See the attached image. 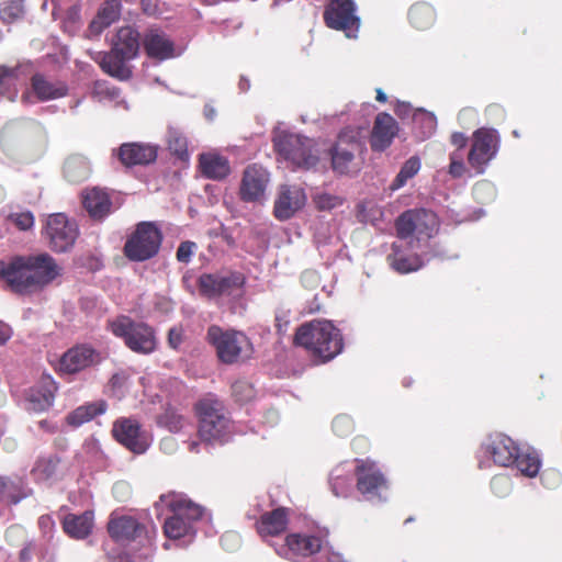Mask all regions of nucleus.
<instances>
[{
    "mask_svg": "<svg viewBox=\"0 0 562 562\" xmlns=\"http://www.w3.org/2000/svg\"><path fill=\"white\" fill-rule=\"evenodd\" d=\"M397 240L389 256L391 266L401 273L418 270L424 266L418 251L438 231L437 215L427 210H409L396 221Z\"/></svg>",
    "mask_w": 562,
    "mask_h": 562,
    "instance_id": "obj_1",
    "label": "nucleus"
},
{
    "mask_svg": "<svg viewBox=\"0 0 562 562\" xmlns=\"http://www.w3.org/2000/svg\"><path fill=\"white\" fill-rule=\"evenodd\" d=\"M295 342L323 362L339 355L344 346L339 329L326 319L312 321L299 327Z\"/></svg>",
    "mask_w": 562,
    "mask_h": 562,
    "instance_id": "obj_2",
    "label": "nucleus"
},
{
    "mask_svg": "<svg viewBox=\"0 0 562 562\" xmlns=\"http://www.w3.org/2000/svg\"><path fill=\"white\" fill-rule=\"evenodd\" d=\"M159 503L172 512V516L166 519L164 525L167 538L176 540L193 535V524L203 517V509L199 505L176 493L161 495Z\"/></svg>",
    "mask_w": 562,
    "mask_h": 562,
    "instance_id": "obj_3",
    "label": "nucleus"
},
{
    "mask_svg": "<svg viewBox=\"0 0 562 562\" xmlns=\"http://www.w3.org/2000/svg\"><path fill=\"white\" fill-rule=\"evenodd\" d=\"M207 339L215 347L220 360L224 363H235L250 357L252 348L249 339L240 331L224 330L211 326Z\"/></svg>",
    "mask_w": 562,
    "mask_h": 562,
    "instance_id": "obj_4",
    "label": "nucleus"
},
{
    "mask_svg": "<svg viewBox=\"0 0 562 562\" xmlns=\"http://www.w3.org/2000/svg\"><path fill=\"white\" fill-rule=\"evenodd\" d=\"M109 327L134 352L148 355L157 347L154 329L144 323H135L126 316H121L110 322Z\"/></svg>",
    "mask_w": 562,
    "mask_h": 562,
    "instance_id": "obj_5",
    "label": "nucleus"
},
{
    "mask_svg": "<svg viewBox=\"0 0 562 562\" xmlns=\"http://www.w3.org/2000/svg\"><path fill=\"white\" fill-rule=\"evenodd\" d=\"M273 142L278 153L294 167L310 169L318 161L310 138L282 131L276 133Z\"/></svg>",
    "mask_w": 562,
    "mask_h": 562,
    "instance_id": "obj_6",
    "label": "nucleus"
},
{
    "mask_svg": "<svg viewBox=\"0 0 562 562\" xmlns=\"http://www.w3.org/2000/svg\"><path fill=\"white\" fill-rule=\"evenodd\" d=\"M199 415V436L205 442L224 439L228 432V419L223 413L221 403L212 400L200 401L196 405Z\"/></svg>",
    "mask_w": 562,
    "mask_h": 562,
    "instance_id": "obj_7",
    "label": "nucleus"
},
{
    "mask_svg": "<svg viewBox=\"0 0 562 562\" xmlns=\"http://www.w3.org/2000/svg\"><path fill=\"white\" fill-rule=\"evenodd\" d=\"M160 244L159 229L153 223L143 222L126 240L124 252L133 261H145L158 252Z\"/></svg>",
    "mask_w": 562,
    "mask_h": 562,
    "instance_id": "obj_8",
    "label": "nucleus"
},
{
    "mask_svg": "<svg viewBox=\"0 0 562 562\" xmlns=\"http://www.w3.org/2000/svg\"><path fill=\"white\" fill-rule=\"evenodd\" d=\"M364 135L362 128H345L338 136L331 150L333 169L338 173H346L357 154L364 148Z\"/></svg>",
    "mask_w": 562,
    "mask_h": 562,
    "instance_id": "obj_9",
    "label": "nucleus"
},
{
    "mask_svg": "<svg viewBox=\"0 0 562 562\" xmlns=\"http://www.w3.org/2000/svg\"><path fill=\"white\" fill-rule=\"evenodd\" d=\"M244 284L245 277L239 272L206 273L199 278L201 293L210 299L238 295Z\"/></svg>",
    "mask_w": 562,
    "mask_h": 562,
    "instance_id": "obj_10",
    "label": "nucleus"
},
{
    "mask_svg": "<svg viewBox=\"0 0 562 562\" xmlns=\"http://www.w3.org/2000/svg\"><path fill=\"white\" fill-rule=\"evenodd\" d=\"M324 18L330 29L344 31L349 38L357 37L360 19L356 14L353 0H331L325 10Z\"/></svg>",
    "mask_w": 562,
    "mask_h": 562,
    "instance_id": "obj_11",
    "label": "nucleus"
},
{
    "mask_svg": "<svg viewBox=\"0 0 562 562\" xmlns=\"http://www.w3.org/2000/svg\"><path fill=\"white\" fill-rule=\"evenodd\" d=\"M114 438L134 453L146 452L151 443L150 436L142 430L136 419L122 417L113 424Z\"/></svg>",
    "mask_w": 562,
    "mask_h": 562,
    "instance_id": "obj_12",
    "label": "nucleus"
},
{
    "mask_svg": "<svg viewBox=\"0 0 562 562\" xmlns=\"http://www.w3.org/2000/svg\"><path fill=\"white\" fill-rule=\"evenodd\" d=\"M45 235L54 250L66 251L74 245L78 229L75 222L69 221L66 215L58 213L48 217Z\"/></svg>",
    "mask_w": 562,
    "mask_h": 562,
    "instance_id": "obj_13",
    "label": "nucleus"
},
{
    "mask_svg": "<svg viewBox=\"0 0 562 562\" xmlns=\"http://www.w3.org/2000/svg\"><path fill=\"white\" fill-rule=\"evenodd\" d=\"M498 137L494 130H477L473 134V144L468 161L479 173L484 171L485 165L494 158L497 151Z\"/></svg>",
    "mask_w": 562,
    "mask_h": 562,
    "instance_id": "obj_14",
    "label": "nucleus"
},
{
    "mask_svg": "<svg viewBox=\"0 0 562 562\" xmlns=\"http://www.w3.org/2000/svg\"><path fill=\"white\" fill-rule=\"evenodd\" d=\"M306 193L296 184H282L278 189L273 213L280 221L294 216L306 204Z\"/></svg>",
    "mask_w": 562,
    "mask_h": 562,
    "instance_id": "obj_15",
    "label": "nucleus"
},
{
    "mask_svg": "<svg viewBox=\"0 0 562 562\" xmlns=\"http://www.w3.org/2000/svg\"><path fill=\"white\" fill-rule=\"evenodd\" d=\"M269 172L258 165L248 166L243 175L239 194L245 202H261L266 199Z\"/></svg>",
    "mask_w": 562,
    "mask_h": 562,
    "instance_id": "obj_16",
    "label": "nucleus"
},
{
    "mask_svg": "<svg viewBox=\"0 0 562 562\" xmlns=\"http://www.w3.org/2000/svg\"><path fill=\"white\" fill-rule=\"evenodd\" d=\"M359 492L368 501L385 499L384 493L387 491V482L374 463H362L358 467Z\"/></svg>",
    "mask_w": 562,
    "mask_h": 562,
    "instance_id": "obj_17",
    "label": "nucleus"
},
{
    "mask_svg": "<svg viewBox=\"0 0 562 562\" xmlns=\"http://www.w3.org/2000/svg\"><path fill=\"white\" fill-rule=\"evenodd\" d=\"M0 278L14 292L23 293L34 288L25 257H16L10 262H0Z\"/></svg>",
    "mask_w": 562,
    "mask_h": 562,
    "instance_id": "obj_18",
    "label": "nucleus"
},
{
    "mask_svg": "<svg viewBox=\"0 0 562 562\" xmlns=\"http://www.w3.org/2000/svg\"><path fill=\"white\" fill-rule=\"evenodd\" d=\"M322 549V540L316 536L290 533L284 543L276 548L278 555L291 559L293 555L310 557Z\"/></svg>",
    "mask_w": 562,
    "mask_h": 562,
    "instance_id": "obj_19",
    "label": "nucleus"
},
{
    "mask_svg": "<svg viewBox=\"0 0 562 562\" xmlns=\"http://www.w3.org/2000/svg\"><path fill=\"white\" fill-rule=\"evenodd\" d=\"M484 453L493 459L496 464L508 467L513 464L519 449L515 442L503 434L491 436L483 445Z\"/></svg>",
    "mask_w": 562,
    "mask_h": 562,
    "instance_id": "obj_20",
    "label": "nucleus"
},
{
    "mask_svg": "<svg viewBox=\"0 0 562 562\" xmlns=\"http://www.w3.org/2000/svg\"><path fill=\"white\" fill-rule=\"evenodd\" d=\"M98 360L99 357L92 348L85 345L76 346L60 358L59 371L69 374L76 373L92 366Z\"/></svg>",
    "mask_w": 562,
    "mask_h": 562,
    "instance_id": "obj_21",
    "label": "nucleus"
},
{
    "mask_svg": "<svg viewBox=\"0 0 562 562\" xmlns=\"http://www.w3.org/2000/svg\"><path fill=\"white\" fill-rule=\"evenodd\" d=\"M25 258L34 288L49 283L60 273V268L47 254H41Z\"/></svg>",
    "mask_w": 562,
    "mask_h": 562,
    "instance_id": "obj_22",
    "label": "nucleus"
},
{
    "mask_svg": "<svg viewBox=\"0 0 562 562\" xmlns=\"http://www.w3.org/2000/svg\"><path fill=\"white\" fill-rule=\"evenodd\" d=\"M147 55L158 60H165L177 56L173 42L160 30L150 29L143 40Z\"/></svg>",
    "mask_w": 562,
    "mask_h": 562,
    "instance_id": "obj_23",
    "label": "nucleus"
},
{
    "mask_svg": "<svg viewBox=\"0 0 562 562\" xmlns=\"http://www.w3.org/2000/svg\"><path fill=\"white\" fill-rule=\"evenodd\" d=\"M397 123L390 114H378L371 134L372 149L375 151H383L386 149L397 134Z\"/></svg>",
    "mask_w": 562,
    "mask_h": 562,
    "instance_id": "obj_24",
    "label": "nucleus"
},
{
    "mask_svg": "<svg viewBox=\"0 0 562 562\" xmlns=\"http://www.w3.org/2000/svg\"><path fill=\"white\" fill-rule=\"evenodd\" d=\"M92 56L99 63L104 72L119 80H127L132 76V70L127 65L131 58H125L121 52H115V48L109 53L97 52Z\"/></svg>",
    "mask_w": 562,
    "mask_h": 562,
    "instance_id": "obj_25",
    "label": "nucleus"
},
{
    "mask_svg": "<svg viewBox=\"0 0 562 562\" xmlns=\"http://www.w3.org/2000/svg\"><path fill=\"white\" fill-rule=\"evenodd\" d=\"M55 382L49 378L42 380L41 384L31 387L25 395V405L29 411L42 412L53 404Z\"/></svg>",
    "mask_w": 562,
    "mask_h": 562,
    "instance_id": "obj_26",
    "label": "nucleus"
},
{
    "mask_svg": "<svg viewBox=\"0 0 562 562\" xmlns=\"http://www.w3.org/2000/svg\"><path fill=\"white\" fill-rule=\"evenodd\" d=\"M119 157L125 166L146 165L157 157V148L148 144H124L120 147Z\"/></svg>",
    "mask_w": 562,
    "mask_h": 562,
    "instance_id": "obj_27",
    "label": "nucleus"
},
{
    "mask_svg": "<svg viewBox=\"0 0 562 562\" xmlns=\"http://www.w3.org/2000/svg\"><path fill=\"white\" fill-rule=\"evenodd\" d=\"M199 167L204 177L213 180H222L231 172L228 159L216 151L201 154Z\"/></svg>",
    "mask_w": 562,
    "mask_h": 562,
    "instance_id": "obj_28",
    "label": "nucleus"
},
{
    "mask_svg": "<svg viewBox=\"0 0 562 562\" xmlns=\"http://www.w3.org/2000/svg\"><path fill=\"white\" fill-rule=\"evenodd\" d=\"M82 203L87 212L93 218H103L111 213L112 202L109 194L99 188L85 190Z\"/></svg>",
    "mask_w": 562,
    "mask_h": 562,
    "instance_id": "obj_29",
    "label": "nucleus"
},
{
    "mask_svg": "<svg viewBox=\"0 0 562 562\" xmlns=\"http://www.w3.org/2000/svg\"><path fill=\"white\" fill-rule=\"evenodd\" d=\"M289 522V509L276 508L261 516L257 529L260 536H277L286 529Z\"/></svg>",
    "mask_w": 562,
    "mask_h": 562,
    "instance_id": "obj_30",
    "label": "nucleus"
},
{
    "mask_svg": "<svg viewBox=\"0 0 562 562\" xmlns=\"http://www.w3.org/2000/svg\"><path fill=\"white\" fill-rule=\"evenodd\" d=\"M65 532L74 539L87 538L93 528V513L87 510L80 515L68 514L63 521Z\"/></svg>",
    "mask_w": 562,
    "mask_h": 562,
    "instance_id": "obj_31",
    "label": "nucleus"
},
{
    "mask_svg": "<svg viewBox=\"0 0 562 562\" xmlns=\"http://www.w3.org/2000/svg\"><path fill=\"white\" fill-rule=\"evenodd\" d=\"M108 530L113 539L124 542L137 538L142 532V526L132 517H112Z\"/></svg>",
    "mask_w": 562,
    "mask_h": 562,
    "instance_id": "obj_32",
    "label": "nucleus"
},
{
    "mask_svg": "<svg viewBox=\"0 0 562 562\" xmlns=\"http://www.w3.org/2000/svg\"><path fill=\"white\" fill-rule=\"evenodd\" d=\"M31 87L33 93L40 101L54 100L67 94V87L65 83L50 81L40 74L32 77Z\"/></svg>",
    "mask_w": 562,
    "mask_h": 562,
    "instance_id": "obj_33",
    "label": "nucleus"
},
{
    "mask_svg": "<svg viewBox=\"0 0 562 562\" xmlns=\"http://www.w3.org/2000/svg\"><path fill=\"white\" fill-rule=\"evenodd\" d=\"M30 494V488L20 477L0 476V503L16 504Z\"/></svg>",
    "mask_w": 562,
    "mask_h": 562,
    "instance_id": "obj_34",
    "label": "nucleus"
},
{
    "mask_svg": "<svg viewBox=\"0 0 562 562\" xmlns=\"http://www.w3.org/2000/svg\"><path fill=\"white\" fill-rule=\"evenodd\" d=\"M115 52H121L125 58H135L139 50V34L131 26L121 27L113 41Z\"/></svg>",
    "mask_w": 562,
    "mask_h": 562,
    "instance_id": "obj_35",
    "label": "nucleus"
},
{
    "mask_svg": "<svg viewBox=\"0 0 562 562\" xmlns=\"http://www.w3.org/2000/svg\"><path fill=\"white\" fill-rule=\"evenodd\" d=\"M59 459L54 454L41 456L35 461L31 475L38 483H50L58 477Z\"/></svg>",
    "mask_w": 562,
    "mask_h": 562,
    "instance_id": "obj_36",
    "label": "nucleus"
},
{
    "mask_svg": "<svg viewBox=\"0 0 562 562\" xmlns=\"http://www.w3.org/2000/svg\"><path fill=\"white\" fill-rule=\"evenodd\" d=\"M64 175L69 182L74 183L88 179L90 175L89 161L80 155L68 157L64 165Z\"/></svg>",
    "mask_w": 562,
    "mask_h": 562,
    "instance_id": "obj_37",
    "label": "nucleus"
},
{
    "mask_svg": "<svg viewBox=\"0 0 562 562\" xmlns=\"http://www.w3.org/2000/svg\"><path fill=\"white\" fill-rule=\"evenodd\" d=\"M106 405L102 401L81 405L68 414L67 423L74 427H79L93 417L103 414Z\"/></svg>",
    "mask_w": 562,
    "mask_h": 562,
    "instance_id": "obj_38",
    "label": "nucleus"
},
{
    "mask_svg": "<svg viewBox=\"0 0 562 562\" xmlns=\"http://www.w3.org/2000/svg\"><path fill=\"white\" fill-rule=\"evenodd\" d=\"M513 464L517 470L527 477H535L539 474L541 468V459L537 451L526 450L519 451Z\"/></svg>",
    "mask_w": 562,
    "mask_h": 562,
    "instance_id": "obj_39",
    "label": "nucleus"
},
{
    "mask_svg": "<svg viewBox=\"0 0 562 562\" xmlns=\"http://www.w3.org/2000/svg\"><path fill=\"white\" fill-rule=\"evenodd\" d=\"M341 464L333 470L330 474L331 491L336 496H346L352 486L351 470H346Z\"/></svg>",
    "mask_w": 562,
    "mask_h": 562,
    "instance_id": "obj_40",
    "label": "nucleus"
},
{
    "mask_svg": "<svg viewBox=\"0 0 562 562\" xmlns=\"http://www.w3.org/2000/svg\"><path fill=\"white\" fill-rule=\"evenodd\" d=\"M411 23L416 29H426L435 21L434 9L426 3H417L409 10Z\"/></svg>",
    "mask_w": 562,
    "mask_h": 562,
    "instance_id": "obj_41",
    "label": "nucleus"
},
{
    "mask_svg": "<svg viewBox=\"0 0 562 562\" xmlns=\"http://www.w3.org/2000/svg\"><path fill=\"white\" fill-rule=\"evenodd\" d=\"M16 70L7 66H0V95H8L14 100L16 91Z\"/></svg>",
    "mask_w": 562,
    "mask_h": 562,
    "instance_id": "obj_42",
    "label": "nucleus"
},
{
    "mask_svg": "<svg viewBox=\"0 0 562 562\" xmlns=\"http://www.w3.org/2000/svg\"><path fill=\"white\" fill-rule=\"evenodd\" d=\"M420 169V160L417 157H411L405 161L393 183L391 190L395 191L407 182L408 179L413 178Z\"/></svg>",
    "mask_w": 562,
    "mask_h": 562,
    "instance_id": "obj_43",
    "label": "nucleus"
},
{
    "mask_svg": "<svg viewBox=\"0 0 562 562\" xmlns=\"http://www.w3.org/2000/svg\"><path fill=\"white\" fill-rule=\"evenodd\" d=\"M22 0L7 1L0 4V19L4 23H13L23 15Z\"/></svg>",
    "mask_w": 562,
    "mask_h": 562,
    "instance_id": "obj_44",
    "label": "nucleus"
},
{
    "mask_svg": "<svg viewBox=\"0 0 562 562\" xmlns=\"http://www.w3.org/2000/svg\"><path fill=\"white\" fill-rule=\"evenodd\" d=\"M157 423L171 432H178L184 426L183 417L172 408H167L164 414L158 417Z\"/></svg>",
    "mask_w": 562,
    "mask_h": 562,
    "instance_id": "obj_45",
    "label": "nucleus"
},
{
    "mask_svg": "<svg viewBox=\"0 0 562 562\" xmlns=\"http://www.w3.org/2000/svg\"><path fill=\"white\" fill-rule=\"evenodd\" d=\"M168 144L170 150H172L178 157L184 158L188 156V142L180 131L176 128H170L168 131Z\"/></svg>",
    "mask_w": 562,
    "mask_h": 562,
    "instance_id": "obj_46",
    "label": "nucleus"
},
{
    "mask_svg": "<svg viewBox=\"0 0 562 562\" xmlns=\"http://www.w3.org/2000/svg\"><path fill=\"white\" fill-rule=\"evenodd\" d=\"M81 8L79 4H75L66 13L64 19V29L70 35H75L79 32L82 23L80 15Z\"/></svg>",
    "mask_w": 562,
    "mask_h": 562,
    "instance_id": "obj_47",
    "label": "nucleus"
},
{
    "mask_svg": "<svg viewBox=\"0 0 562 562\" xmlns=\"http://www.w3.org/2000/svg\"><path fill=\"white\" fill-rule=\"evenodd\" d=\"M120 10V0H105L98 12V15L100 16V19H103L105 21L104 24H112L119 19Z\"/></svg>",
    "mask_w": 562,
    "mask_h": 562,
    "instance_id": "obj_48",
    "label": "nucleus"
},
{
    "mask_svg": "<svg viewBox=\"0 0 562 562\" xmlns=\"http://www.w3.org/2000/svg\"><path fill=\"white\" fill-rule=\"evenodd\" d=\"M413 119L415 123L420 122L424 125L426 130L423 132L424 137L429 136L436 128L437 120L432 113L426 112L424 110H417L413 113Z\"/></svg>",
    "mask_w": 562,
    "mask_h": 562,
    "instance_id": "obj_49",
    "label": "nucleus"
},
{
    "mask_svg": "<svg viewBox=\"0 0 562 562\" xmlns=\"http://www.w3.org/2000/svg\"><path fill=\"white\" fill-rule=\"evenodd\" d=\"M9 221L21 231H27L34 226V216L30 211L11 213Z\"/></svg>",
    "mask_w": 562,
    "mask_h": 562,
    "instance_id": "obj_50",
    "label": "nucleus"
},
{
    "mask_svg": "<svg viewBox=\"0 0 562 562\" xmlns=\"http://www.w3.org/2000/svg\"><path fill=\"white\" fill-rule=\"evenodd\" d=\"M233 395L238 402H247L254 397L255 391L252 386L245 381H238L232 386Z\"/></svg>",
    "mask_w": 562,
    "mask_h": 562,
    "instance_id": "obj_51",
    "label": "nucleus"
},
{
    "mask_svg": "<svg viewBox=\"0 0 562 562\" xmlns=\"http://www.w3.org/2000/svg\"><path fill=\"white\" fill-rule=\"evenodd\" d=\"M315 204L319 210H331L341 205V199L339 196L329 193H318L314 198Z\"/></svg>",
    "mask_w": 562,
    "mask_h": 562,
    "instance_id": "obj_52",
    "label": "nucleus"
},
{
    "mask_svg": "<svg viewBox=\"0 0 562 562\" xmlns=\"http://www.w3.org/2000/svg\"><path fill=\"white\" fill-rule=\"evenodd\" d=\"M333 429L340 437L347 436L353 429L352 419L347 415H339L333 422Z\"/></svg>",
    "mask_w": 562,
    "mask_h": 562,
    "instance_id": "obj_53",
    "label": "nucleus"
},
{
    "mask_svg": "<svg viewBox=\"0 0 562 562\" xmlns=\"http://www.w3.org/2000/svg\"><path fill=\"white\" fill-rule=\"evenodd\" d=\"M491 487L495 495L501 497L506 496L510 492V480L506 475L494 476L491 482Z\"/></svg>",
    "mask_w": 562,
    "mask_h": 562,
    "instance_id": "obj_54",
    "label": "nucleus"
},
{
    "mask_svg": "<svg viewBox=\"0 0 562 562\" xmlns=\"http://www.w3.org/2000/svg\"><path fill=\"white\" fill-rule=\"evenodd\" d=\"M195 249V243L189 240L182 241L177 249V259L180 262L188 263L191 260Z\"/></svg>",
    "mask_w": 562,
    "mask_h": 562,
    "instance_id": "obj_55",
    "label": "nucleus"
},
{
    "mask_svg": "<svg viewBox=\"0 0 562 562\" xmlns=\"http://www.w3.org/2000/svg\"><path fill=\"white\" fill-rule=\"evenodd\" d=\"M541 482L547 488H555L561 483V474L555 469H547L541 473Z\"/></svg>",
    "mask_w": 562,
    "mask_h": 562,
    "instance_id": "obj_56",
    "label": "nucleus"
},
{
    "mask_svg": "<svg viewBox=\"0 0 562 562\" xmlns=\"http://www.w3.org/2000/svg\"><path fill=\"white\" fill-rule=\"evenodd\" d=\"M94 97L98 98L99 101H103L104 99H115L119 95V91L115 88H110L102 83H97L93 91Z\"/></svg>",
    "mask_w": 562,
    "mask_h": 562,
    "instance_id": "obj_57",
    "label": "nucleus"
},
{
    "mask_svg": "<svg viewBox=\"0 0 562 562\" xmlns=\"http://www.w3.org/2000/svg\"><path fill=\"white\" fill-rule=\"evenodd\" d=\"M104 23L105 21L100 19V16L97 14V16L90 22L86 36L89 38L99 36L104 29L111 25Z\"/></svg>",
    "mask_w": 562,
    "mask_h": 562,
    "instance_id": "obj_58",
    "label": "nucleus"
},
{
    "mask_svg": "<svg viewBox=\"0 0 562 562\" xmlns=\"http://www.w3.org/2000/svg\"><path fill=\"white\" fill-rule=\"evenodd\" d=\"M451 162L449 167V172L453 177H460L464 172V165L462 161V155L459 153H453L450 157Z\"/></svg>",
    "mask_w": 562,
    "mask_h": 562,
    "instance_id": "obj_59",
    "label": "nucleus"
},
{
    "mask_svg": "<svg viewBox=\"0 0 562 562\" xmlns=\"http://www.w3.org/2000/svg\"><path fill=\"white\" fill-rule=\"evenodd\" d=\"M239 537L235 532H226L221 538L222 547L227 551H234L239 546Z\"/></svg>",
    "mask_w": 562,
    "mask_h": 562,
    "instance_id": "obj_60",
    "label": "nucleus"
},
{
    "mask_svg": "<svg viewBox=\"0 0 562 562\" xmlns=\"http://www.w3.org/2000/svg\"><path fill=\"white\" fill-rule=\"evenodd\" d=\"M182 338L183 329L181 327H173L169 330L168 342L173 349H177L181 345Z\"/></svg>",
    "mask_w": 562,
    "mask_h": 562,
    "instance_id": "obj_61",
    "label": "nucleus"
},
{
    "mask_svg": "<svg viewBox=\"0 0 562 562\" xmlns=\"http://www.w3.org/2000/svg\"><path fill=\"white\" fill-rule=\"evenodd\" d=\"M487 194V198H492L494 190L491 183L482 181L475 184L474 187V194L477 199L483 200L484 194Z\"/></svg>",
    "mask_w": 562,
    "mask_h": 562,
    "instance_id": "obj_62",
    "label": "nucleus"
},
{
    "mask_svg": "<svg viewBox=\"0 0 562 562\" xmlns=\"http://www.w3.org/2000/svg\"><path fill=\"white\" fill-rule=\"evenodd\" d=\"M38 526L44 535H50L55 524L50 516L43 515L38 518Z\"/></svg>",
    "mask_w": 562,
    "mask_h": 562,
    "instance_id": "obj_63",
    "label": "nucleus"
},
{
    "mask_svg": "<svg viewBox=\"0 0 562 562\" xmlns=\"http://www.w3.org/2000/svg\"><path fill=\"white\" fill-rule=\"evenodd\" d=\"M328 562H349L345 554L334 548H329L326 551Z\"/></svg>",
    "mask_w": 562,
    "mask_h": 562,
    "instance_id": "obj_64",
    "label": "nucleus"
}]
</instances>
